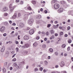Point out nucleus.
Listing matches in <instances>:
<instances>
[{"label":"nucleus","instance_id":"47","mask_svg":"<svg viewBox=\"0 0 73 73\" xmlns=\"http://www.w3.org/2000/svg\"><path fill=\"white\" fill-rule=\"evenodd\" d=\"M46 72V70L44 69L43 70V73H45Z\"/></svg>","mask_w":73,"mask_h":73},{"label":"nucleus","instance_id":"7","mask_svg":"<svg viewBox=\"0 0 73 73\" xmlns=\"http://www.w3.org/2000/svg\"><path fill=\"white\" fill-rule=\"evenodd\" d=\"M5 46H2L1 50V52H4L5 51Z\"/></svg>","mask_w":73,"mask_h":73},{"label":"nucleus","instance_id":"27","mask_svg":"<svg viewBox=\"0 0 73 73\" xmlns=\"http://www.w3.org/2000/svg\"><path fill=\"white\" fill-rule=\"evenodd\" d=\"M54 38V35H52V37H51L50 38V40H52V38Z\"/></svg>","mask_w":73,"mask_h":73},{"label":"nucleus","instance_id":"64","mask_svg":"<svg viewBox=\"0 0 73 73\" xmlns=\"http://www.w3.org/2000/svg\"><path fill=\"white\" fill-rule=\"evenodd\" d=\"M56 73H61L60 72H58V71H56L55 72Z\"/></svg>","mask_w":73,"mask_h":73},{"label":"nucleus","instance_id":"17","mask_svg":"<svg viewBox=\"0 0 73 73\" xmlns=\"http://www.w3.org/2000/svg\"><path fill=\"white\" fill-rule=\"evenodd\" d=\"M36 17L37 19H40V18H41V15H37L36 16Z\"/></svg>","mask_w":73,"mask_h":73},{"label":"nucleus","instance_id":"15","mask_svg":"<svg viewBox=\"0 0 73 73\" xmlns=\"http://www.w3.org/2000/svg\"><path fill=\"white\" fill-rule=\"evenodd\" d=\"M58 24H57L56 25H54L53 27H54V29H55V28H58Z\"/></svg>","mask_w":73,"mask_h":73},{"label":"nucleus","instance_id":"10","mask_svg":"<svg viewBox=\"0 0 73 73\" xmlns=\"http://www.w3.org/2000/svg\"><path fill=\"white\" fill-rule=\"evenodd\" d=\"M24 40H28L29 39V36L27 35H25L24 37Z\"/></svg>","mask_w":73,"mask_h":73},{"label":"nucleus","instance_id":"11","mask_svg":"<svg viewBox=\"0 0 73 73\" xmlns=\"http://www.w3.org/2000/svg\"><path fill=\"white\" fill-rule=\"evenodd\" d=\"M16 17H17V13L15 12V13L14 15H13L12 17L13 19H15V18H16Z\"/></svg>","mask_w":73,"mask_h":73},{"label":"nucleus","instance_id":"48","mask_svg":"<svg viewBox=\"0 0 73 73\" xmlns=\"http://www.w3.org/2000/svg\"><path fill=\"white\" fill-rule=\"evenodd\" d=\"M9 23H10V24H12V22L11 21H9Z\"/></svg>","mask_w":73,"mask_h":73},{"label":"nucleus","instance_id":"42","mask_svg":"<svg viewBox=\"0 0 73 73\" xmlns=\"http://www.w3.org/2000/svg\"><path fill=\"white\" fill-rule=\"evenodd\" d=\"M56 2V1L54 0L52 1V3H54Z\"/></svg>","mask_w":73,"mask_h":73},{"label":"nucleus","instance_id":"62","mask_svg":"<svg viewBox=\"0 0 73 73\" xmlns=\"http://www.w3.org/2000/svg\"><path fill=\"white\" fill-rule=\"evenodd\" d=\"M58 36V34L56 33V34H55V36Z\"/></svg>","mask_w":73,"mask_h":73},{"label":"nucleus","instance_id":"51","mask_svg":"<svg viewBox=\"0 0 73 73\" xmlns=\"http://www.w3.org/2000/svg\"><path fill=\"white\" fill-rule=\"evenodd\" d=\"M54 23L55 24H56L58 23V22L57 21H54Z\"/></svg>","mask_w":73,"mask_h":73},{"label":"nucleus","instance_id":"20","mask_svg":"<svg viewBox=\"0 0 73 73\" xmlns=\"http://www.w3.org/2000/svg\"><path fill=\"white\" fill-rule=\"evenodd\" d=\"M42 47L43 48H45L46 47V44H44L42 45Z\"/></svg>","mask_w":73,"mask_h":73},{"label":"nucleus","instance_id":"5","mask_svg":"<svg viewBox=\"0 0 73 73\" xmlns=\"http://www.w3.org/2000/svg\"><path fill=\"white\" fill-rule=\"evenodd\" d=\"M60 66L61 67H64L65 66V62L63 61H62L60 63Z\"/></svg>","mask_w":73,"mask_h":73},{"label":"nucleus","instance_id":"37","mask_svg":"<svg viewBox=\"0 0 73 73\" xmlns=\"http://www.w3.org/2000/svg\"><path fill=\"white\" fill-rule=\"evenodd\" d=\"M36 40H39V39H40V37L37 36L36 37Z\"/></svg>","mask_w":73,"mask_h":73},{"label":"nucleus","instance_id":"55","mask_svg":"<svg viewBox=\"0 0 73 73\" xmlns=\"http://www.w3.org/2000/svg\"><path fill=\"white\" fill-rule=\"evenodd\" d=\"M67 50L68 51H69V50H70V47H68V48H67Z\"/></svg>","mask_w":73,"mask_h":73},{"label":"nucleus","instance_id":"19","mask_svg":"<svg viewBox=\"0 0 73 73\" xmlns=\"http://www.w3.org/2000/svg\"><path fill=\"white\" fill-rule=\"evenodd\" d=\"M19 49L18 47H17L16 48V50L17 51L16 52L17 53V52H19Z\"/></svg>","mask_w":73,"mask_h":73},{"label":"nucleus","instance_id":"32","mask_svg":"<svg viewBox=\"0 0 73 73\" xmlns=\"http://www.w3.org/2000/svg\"><path fill=\"white\" fill-rule=\"evenodd\" d=\"M54 54L56 56H58V52H54Z\"/></svg>","mask_w":73,"mask_h":73},{"label":"nucleus","instance_id":"40","mask_svg":"<svg viewBox=\"0 0 73 73\" xmlns=\"http://www.w3.org/2000/svg\"><path fill=\"white\" fill-rule=\"evenodd\" d=\"M70 29V27L68 26L67 27V30L68 31H69Z\"/></svg>","mask_w":73,"mask_h":73},{"label":"nucleus","instance_id":"58","mask_svg":"<svg viewBox=\"0 0 73 73\" xmlns=\"http://www.w3.org/2000/svg\"><path fill=\"white\" fill-rule=\"evenodd\" d=\"M12 25L15 26L16 25V23H13L12 24Z\"/></svg>","mask_w":73,"mask_h":73},{"label":"nucleus","instance_id":"26","mask_svg":"<svg viewBox=\"0 0 73 73\" xmlns=\"http://www.w3.org/2000/svg\"><path fill=\"white\" fill-rule=\"evenodd\" d=\"M61 3L62 4H64L65 3V2L64 1H61Z\"/></svg>","mask_w":73,"mask_h":73},{"label":"nucleus","instance_id":"61","mask_svg":"<svg viewBox=\"0 0 73 73\" xmlns=\"http://www.w3.org/2000/svg\"><path fill=\"white\" fill-rule=\"evenodd\" d=\"M14 52H15V51H13L11 52V54H13V53H14Z\"/></svg>","mask_w":73,"mask_h":73},{"label":"nucleus","instance_id":"41","mask_svg":"<svg viewBox=\"0 0 73 73\" xmlns=\"http://www.w3.org/2000/svg\"><path fill=\"white\" fill-rule=\"evenodd\" d=\"M39 69L41 70V71H42V70H43V68L42 67H40L39 68Z\"/></svg>","mask_w":73,"mask_h":73},{"label":"nucleus","instance_id":"1","mask_svg":"<svg viewBox=\"0 0 73 73\" xmlns=\"http://www.w3.org/2000/svg\"><path fill=\"white\" fill-rule=\"evenodd\" d=\"M16 6H13L12 5V4H11L9 5V8L10 9V11L11 12H12L13 11L14 8H16Z\"/></svg>","mask_w":73,"mask_h":73},{"label":"nucleus","instance_id":"4","mask_svg":"<svg viewBox=\"0 0 73 73\" xmlns=\"http://www.w3.org/2000/svg\"><path fill=\"white\" fill-rule=\"evenodd\" d=\"M29 33L30 35H33L34 33V30L33 29H31L29 31Z\"/></svg>","mask_w":73,"mask_h":73},{"label":"nucleus","instance_id":"28","mask_svg":"<svg viewBox=\"0 0 73 73\" xmlns=\"http://www.w3.org/2000/svg\"><path fill=\"white\" fill-rule=\"evenodd\" d=\"M8 15V14L7 13H5L4 14V16H7Z\"/></svg>","mask_w":73,"mask_h":73},{"label":"nucleus","instance_id":"24","mask_svg":"<svg viewBox=\"0 0 73 73\" xmlns=\"http://www.w3.org/2000/svg\"><path fill=\"white\" fill-rule=\"evenodd\" d=\"M65 46H66V45L65 44H63L62 46V48H65Z\"/></svg>","mask_w":73,"mask_h":73},{"label":"nucleus","instance_id":"39","mask_svg":"<svg viewBox=\"0 0 73 73\" xmlns=\"http://www.w3.org/2000/svg\"><path fill=\"white\" fill-rule=\"evenodd\" d=\"M7 34H6V33H5L3 34V36L5 37V36H7Z\"/></svg>","mask_w":73,"mask_h":73},{"label":"nucleus","instance_id":"46","mask_svg":"<svg viewBox=\"0 0 73 73\" xmlns=\"http://www.w3.org/2000/svg\"><path fill=\"white\" fill-rule=\"evenodd\" d=\"M50 25H51L50 24H48L47 25V27L48 28H49L50 27Z\"/></svg>","mask_w":73,"mask_h":73},{"label":"nucleus","instance_id":"23","mask_svg":"<svg viewBox=\"0 0 73 73\" xmlns=\"http://www.w3.org/2000/svg\"><path fill=\"white\" fill-rule=\"evenodd\" d=\"M25 48H28L29 47V44H27L25 45Z\"/></svg>","mask_w":73,"mask_h":73},{"label":"nucleus","instance_id":"21","mask_svg":"<svg viewBox=\"0 0 73 73\" xmlns=\"http://www.w3.org/2000/svg\"><path fill=\"white\" fill-rule=\"evenodd\" d=\"M32 3L33 4H35L36 3V2L35 1H32Z\"/></svg>","mask_w":73,"mask_h":73},{"label":"nucleus","instance_id":"36","mask_svg":"<svg viewBox=\"0 0 73 73\" xmlns=\"http://www.w3.org/2000/svg\"><path fill=\"white\" fill-rule=\"evenodd\" d=\"M18 17H20L21 16V13H19L18 14Z\"/></svg>","mask_w":73,"mask_h":73},{"label":"nucleus","instance_id":"63","mask_svg":"<svg viewBox=\"0 0 73 73\" xmlns=\"http://www.w3.org/2000/svg\"><path fill=\"white\" fill-rule=\"evenodd\" d=\"M23 1H21V4H23Z\"/></svg>","mask_w":73,"mask_h":73},{"label":"nucleus","instance_id":"49","mask_svg":"<svg viewBox=\"0 0 73 73\" xmlns=\"http://www.w3.org/2000/svg\"><path fill=\"white\" fill-rule=\"evenodd\" d=\"M44 12L45 13H48V11H47V10H45L44 11Z\"/></svg>","mask_w":73,"mask_h":73},{"label":"nucleus","instance_id":"38","mask_svg":"<svg viewBox=\"0 0 73 73\" xmlns=\"http://www.w3.org/2000/svg\"><path fill=\"white\" fill-rule=\"evenodd\" d=\"M12 61L14 62L16 61V59L14 58L12 60Z\"/></svg>","mask_w":73,"mask_h":73},{"label":"nucleus","instance_id":"22","mask_svg":"<svg viewBox=\"0 0 73 73\" xmlns=\"http://www.w3.org/2000/svg\"><path fill=\"white\" fill-rule=\"evenodd\" d=\"M49 51H50V52H53V50L52 48H50L49 49Z\"/></svg>","mask_w":73,"mask_h":73},{"label":"nucleus","instance_id":"53","mask_svg":"<svg viewBox=\"0 0 73 73\" xmlns=\"http://www.w3.org/2000/svg\"><path fill=\"white\" fill-rule=\"evenodd\" d=\"M7 62H6L4 64V65L5 66H7Z\"/></svg>","mask_w":73,"mask_h":73},{"label":"nucleus","instance_id":"3","mask_svg":"<svg viewBox=\"0 0 73 73\" xmlns=\"http://www.w3.org/2000/svg\"><path fill=\"white\" fill-rule=\"evenodd\" d=\"M54 9H58L60 7V5L56 3L54 5Z\"/></svg>","mask_w":73,"mask_h":73},{"label":"nucleus","instance_id":"30","mask_svg":"<svg viewBox=\"0 0 73 73\" xmlns=\"http://www.w3.org/2000/svg\"><path fill=\"white\" fill-rule=\"evenodd\" d=\"M68 42L69 43V44H70V43H71L72 42V40H69L68 41Z\"/></svg>","mask_w":73,"mask_h":73},{"label":"nucleus","instance_id":"50","mask_svg":"<svg viewBox=\"0 0 73 73\" xmlns=\"http://www.w3.org/2000/svg\"><path fill=\"white\" fill-rule=\"evenodd\" d=\"M58 65H56L55 66V67L56 68H57L58 67Z\"/></svg>","mask_w":73,"mask_h":73},{"label":"nucleus","instance_id":"13","mask_svg":"<svg viewBox=\"0 0 73 73\" xmlns=\"http://www.w3.org/2000/svg\"><path fill=\"white\" fill-rule=\"evenodd\" d=\"M37 45H38V43H36V42H35L33 44V46H34V47H36V46H37Z\"/></svg>","mask_w":73,"mask_h":73},{"label":"nucleus","instance_id":"59","mask_svg":"<svg viewBox=\"0 0 73 73\" xmlns=\"http://www.w3.org/2000/svg\"><path fill=\"white\" fill-rule=\"evenodd\" d=\"M15 35H12V37H15Z\"/></svg>","mask_w":73,"mask_h":73},{"label":"nucleus","instance_id":"60","mask_svg":"<svg viewBox=\"0 0 73 73\" xmlns=\"http://www.w3.org/2000/svg\"><path fill=\"white\" fill-rule=\"evenodd\" d=\"M11 29L13 30H15V29H14V27H11Z\"/></svg>","mask_w":73,"mask_h":73},{"label":"nucleus","instance_id":"12","mask_svg":"<svg viewBox=\"0 0 73 73\" xmlns=\"http://www.w3.org/2000/svg\"><path fill=\"white\" fill-rule=\"evenodd\" d=\"M50 32L51 35H53L54 33V30H51L50 31Z\"/></svg>","mask_w":73,"mask_h":73},{"label":"nucleus","instance_id":"31","mask_svg":"<svg viewBox=\"0 0 73 73\" xmlns=\"http://www.w3.org/2000/svg\"><path fill=\"white\" fill-rule=\"evenodd\" d=\"M3 73H5V72H6V70L5 69V68H4L3 69Z\"/></svg>","mask_w":73,"mask_h":73},{"label":"nucleus","instance_id":"34","mask_svg":"<svg viewBox=\"0 0 73 73\" xmlns=\"http://www.w3.org/2000/svg\"><path fill=\"white\" fill-rule=\"evenodd\" d=\"M44 63H45V65H48V62H47V61H45L44 62Z\"/></svg>","mask_w":73,"mask_h":73},{"label":"nucleus","instance_id":"6","mask_svg":"<svg viewBox=\"0 0 73 73\" xmlns=\"http://www.w3.org/2000/svg\"><path fill=\"white\" fill-rule=\"evenodd\" d=\"M5 27L4 26H3L1 27L0 30L1 32H4V31H5Z\"/></svg>","mask_w":73,"mask_h":73},{"label":"nucleus","instance_id":"33","mask_svg":"<svg viewBox=\"0 0 73 73\" xmlns=\"http://www.w3.org/2000/svg\"><path fill=\"white\" fill-rule=\"evenodd\" d=\"M38 69H37V68H35L34 69V71L36 72V71H38Z\"/></svg>","mask_w":73,"mask_h":73},{"label":"nucleus","instance_id":"25","mask_svg":"<svg viewBox=\"0 0 73 73\" xmlns=\"http://www.w3.org/2000/svg\"><path fill=\"white\" fill-rule=\"evenodd\" d=\"M27 9L28 10H32V8H31V7L30 6H29L27 7Z\"/></svg>","mask_w":73,"mask_h":73},{"label":"nucleus","instance_id":"29","mask_svg":"<svg viewBox=\"0 0 73 73\" xmlns=\"http://www.w3.org/2000/svg\"><path fill=\"white\" fill-rule=\"evenodd\" d=\"M46 35L47 36H48V35H49V33L48 32H46Z\"/></svg>","mask_w":73,"mask_h":73},{"label":"nucleus","instance_id":"45","mask_svg":"<svg viewBox=\"0 0 73 73\" xmlns=\"http://www.w3.org/2000/svg\"><path fill=\"white\" fill-rule=\"evenodd\" d=\"M20 1L19 0H16L15 1V2L16 3H19Z\"/></svg>","mask_w":73,"mask_h":73},{"label":"nucleus","instance_id":"43","mask_svg":"<svg viewBox=\"0 0 73 73\" xmlns=\"http://www.w3.org/2000/svg\"><path fill=\"white\" fill-rule=\"evenodd\" d=\"M60 35H63V32H61L60 33Z\"/></svg>","mask_w":73,"mask_h":73},{"label":"nucleus","instance_id":"52","mask_svg":"<svg viewBox=\"0 0 73 73\" xmlns=\"http://www.w3.org/2000/svg\"><path fill=\"white\" fill-rule=\"evenodd\" d=\"M13 69V68H12V67H10V70H12Z\"/></svg>","mask_w":73,"mask_h":73},{"label":"nucleus","instance_id":"57","mask_svg":"<svg viewBox=\"0 0 73 73\" xmlns=\"http://www.w3.org/2000/svg\"><path fill=\"white\" fill-rule=\"evenodd\" d=\"M15 56H16V54H14L13 56H12V57L13 58V57H15Z\"/></svg>","mask_w":73,"mask_h":73},{"label":"nucleus","instance_id":"2","mask_svg":"<svg viewBox=\"0 0 73 73\" xmlns=\"http://www.w3.org/2000/svg\"><path fill=\"white\" fill-rule=\"evenodd\" d=\"M33 22H34V20L33 19H30L28 21V23L30 25H32V24H33Z\"/></svg>","mask_w":73,"mask_h":73},{"label":"nucleus","instance_id":"8","mask_svg":"<svg viewBox=\"0 0 73 73\" xmlns=\"http://www.w3.org/2000/svg\"><path fill=\"white\" fill-rule=\"evenodd\" d=\"M8 10V8L7 7H5L3 8V11L4 12H5Z\"/></svg>","mask_w":73,"mask_h":73},{"label":"nucleus","instance_id":"18","mask_svg":"<svg viewBox=\"0 0 73 73\" xmlns=\"http://www.w3.org/2000/svg\"><path fill=\"white\" fill-rule=\"evenodd\" d=\"M28 15L27 14H25L24 15V17H25V19H28Z\"/></svg>","mask_w":73,"mask_h":73},{"label":"nucleus","instance_id":"56","mask_svg":"<svg viewBox=\"0 0 73 73\" xmlns=\"http://www.w3.org/2000/svg\"><path fill=\"white\" fill-rule=\"evenodd\" d=\"M42 34H43V35H45V33L44 32H42L41 33Z\"/></svg>","mask_w":73,"mask_h":73},{"label":"nucleus","instance_id":"54","mask_svg":"<svg viewBox=\"0 0 73 73\" xmlns=\"http://www.w3.org/2000/svg\"><path fill=\"white\" fill-rule=\"evenodd\" d=\"M26 48L25 47V46H22V47H21V48Z\"/></svg>","mask_w":73,"mask_h":73},{"label":"nucleus","instance_id":"35","mask_svg":"<svg viewBox=\"0 0 73 73\" xmlns=\"http://www.w3.org/2000/svg\"><path fill=\"white\" fill-rule=\"evenodd\" d=\"M5 25H8V22H5Z\"/></svg>","mask_w":73,"mask_h":73},{"label":"nucleus","instance_id":"14","mask_svg":"<svg viewBox=\"0 0 73 73\" xmlns=\"http://www.w3.org/2000/svg\"><path fill=\"white\" fill-rule=\"evenodd\" d=\"M20 26L21 28H23L24 27V25L23 23H21L20 24Z\"/></svg>","mask_w":73,"mask_h":73},{"label":"nucleus","instance_id":"16","mask_svg":"<svg viewBox=\"0 0 73 73\" xmlns=\"http://www.w3.org/2000/svg\"><path fill=\"white\" fill-rule=\"evenodd\" d=\"M63 11V8H60L58 9L59 12H62Z\"/></svg>","mask_w":73,"mask_h":73},{"label":"nucleus","instance_id":"44","mask_svg":"<svg viewBox=\"0 0 73 73\" xmlns=\"http://www.w3.org/2000/svg\"><path fill=\"white\" fill-rule=\"evenodd\" d=\"M18 35H19V34H18V33H15V36H18Z\"/></svg>","mask_w":73,"mask_h":73},{"label":"nucleus","instance_id":"9","mask_svg":"<svg viewBox=\"0 0 73 73\" xmlns=\"http://www.w3.org/2000/svg\"><path fill=\"white\" fill-rule=\"evenodd\" d=\"M13 65L14 66H16V68H18V69L20 68V67H19V66H18V65H17V64H16V63H14Z\"/></svg>","mask_w":73,"mask_h":73}]
</instances>
